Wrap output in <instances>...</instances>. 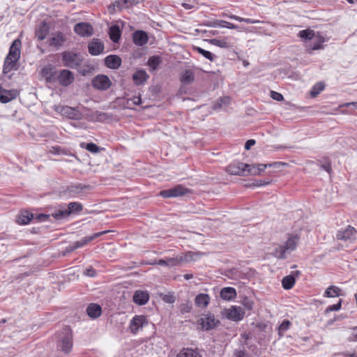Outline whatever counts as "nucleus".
I'll use <instances>...</instances> for the list:
<instances>
[{
	"mask_svg": "<svg viewBox=\"0 0 357 357\" xmlns=\"http://www.w3.org/2000/svg\"><path fill=\"white\" fill-rule=\"evenodd\" d=\"M21 47L22 43L20 39H15L13 42L4 61L3 70L5 73H9L15 68L17 62L20 58Z\"/></svg>",
	"mask_w": 357,
	"mask_h": 357,
	"instance_id": "obj_1",
	"label": "nucleus"
},
{
	"mask_svg": "<svg viewBox=\"0 0 357 357\" xmlns=\"http://www.w3.org/2000/svg\"><path fill=\"white\" fill-rule=\"evenodd\" d=\"M56 347L63 353L69 354L73 349V334L69 326H65L56 334Z\"/></svg>",
	"mask_w": 357,
	"mask_h": 357,
	"instance_id": "obj_2",
	"label": "nucleus"
},
{
	"mask_svg": "<svg viewBox=\"0 0 357 357\" xmlns=\"http://www.w3.org/2000/svg\"><path fill=\"white\" fill-rule=\"evenodd\" d=\"M298 240L299 238L296 235L289 236L284 245L275 246L271 254L278 259L287 258L288 255L296 250Z\"/></svg>",
	"mask_w": 357,
	"mask_h": 357,
	"instance_id": "obj_3",
	"label": "nucleus"
},
{
	"mask_svg": "<svg viewBox=\"0 0 357 357\" xmlns=\"http://www.w3.org/2000/svg\"><path fill=\"white\" fill-rule=\"evenodd\" d=\"M195 255V253L189 252L184 255L176 256L175 257H167L165 259H160L152 264L168 267H174L180 265L183 262H190L194 260V256Z\"/></svg>",
	"mask_w": 357,
	"mask_h": 357,
	"instance_id": "obj_4",
	"label": "nucleus"
},
{
	"mask_svg": "<svg viewBox=\"0 0 357 357\" xmlns=\"http://www.w3.org/2000/svg\"><path fill=\"white\" fill-rule=\"evenodd\" d=\"M62 60L64 66L70 68H76L82 61L80 54L70 51L62 53Z\"/></svg>",
	"mask_w": 357,
	"mask_h": 357,
	"instance_id": "obj_5",
	"label": "nucleus"
},
{
	"mask_svg": "<svg viewBox=\"0 0 357 357\" xmlns=\"http://www.w3.org/2000/svg\"><path fill=\"white\" fill-rule=\"evenodd\" d=\"M336 238L345 242L352 243L357 238L356 229L350 225L344 229H339L336 234Z\"/></svg>",
	"mask_w": 357,
	"mask_h": 357,
	"instance_id": "obj_6",
	"label": "nucleus"
},
{
	"mask_svg": "<svg viewBox=\"0 0 357 357\" xmlns=\"http://www.w3.org/2000/svg\"><path fill=\"white\" fill-rule=\"evenodd\" d=\"M199 324L204 330L210 331L215 328L220 324V321L215 318L213 314L207 312L202 314L199 320Z\"/></svg>",
	"mask_w": 357,
	"mask_h": 357,
	"instance_id": "obj_7",
	"label": "nucleus"
},
{
	"mask_svg": "<svg viewBox=\"0 0 357 357\" xmlns=\"http://www.w3.org/2000/svg\"><path fill=\"white\" fill-rule=\"evenodd\" d=\"M249 165L234 161L227 167V172L231 175L246 176L248 175Z\"/></svg>",
	"mask_w": 357,
	"mask_h": 357,
	"instance_id": "obj_8",
	"label": "nucleus"
},
{
	"mask_svg": "<svg viewBox=\"0 0 357 357\" xmlns=\"http://www.w3.org/2000/svg\"><path fill=\"white\" fill-rule=\"evenodd\" d=\"M56 111L60 112L63 116H65L70 119L79 120L82 119L83 114L78 107H71L69 106H57Z\"/></svg>",
	"mask_w": 357,
	"mask_h": 357,
	"instance_id": "obj_9",
	"label": "nucleus"
},
{
	"mask_svg": "<svg viewBox=\"0 0 357 357\" xmlns=\"http://www.w3.org/2000/svg\"><path fill=\"white\" fill-rule=\"evenodd\" d=\"M147 324L148 320L144 315H135L130 320L129 330L131 333L135 335Z\"/></svg>",
	"mask_w": 357,
	"mask_h": 357,
	"instance_id": "obj_10",
	"label": "nucleus"
},
{
	"mask_svg": "<svg viewBox=\"0 0 357 357\" xmlns=\"http://www.w3.org/2000/svg\"><path fill=\"white\" fill-rule=\"evenodd\" d=\"M92 86L99 91H106L112 85L109 78L105 75H98L91 82Z\"/></svg>",
	"mask_w": 357,
	"mask_h": 357,
	"instance_id": "obj_11",
	"label": "nucleus"
},
{
	"mask_svg": "<svg viewBox=\"0 0 357 357\" xmlns=\"http://www.w3.org/2000/svg\"><path fill=\"white\" fill-rule=\"evenodd\" d=\"M188 190L181 185H178L172 188L161 190L160 196L163 198L178 197L185 195Z\"/></svg>",
	"mask_w": 357,
	"mask_h": 357,
	"instance_id": "obj_12",
	"label": "nucleus"
},
{
	"mask_svg": "<svg viewBox=\"0 0 357 357\" xmlns=\"http://www.w3.org/2000/svg\"><path fill=\"white\" fill-rule=\"evenodd\" d=\"M66 37L62 32L56 31L52 33L47 39V43L50 47L59 50L65 43Z\"/></svg>",
	"mask_w": 357,
	"mask_h": 357,
	"instance_id": "obj_13",
	"label": "nucleus"
},
{
	"mask_svg": "<svg viewBox=\"0 0 357 357\" xmlns=\"http://www.w3.org/2000/svg\"><path fill=\"white\" fill-rule=\"evenodd\" d=\"M244 316L245 312L243 309L236 305L231 306L226 312L227 318L234 321H241Z\"/></svg>",
	"mask_w": 357,
	"mask_h": 357,
	"instance_id": "obj_14",
	"label": "nucleus"
},
{
	"mask_svg": "<svg viewBox=\"0 0 357 357\" xmlns=\"http://www.w3.org/2000/svg\"><path fill=\"white\" fill-rule=\"evenodd\" d=\"M324 42V38L319 33L317 32L313 39L306 44V50L309 53H311L312 51L323 49Z\"/></svg>",
	"mask_w": 357,
	"mask_h": 357,
	"instance_id": "obj_15",
	"label": "nucleus"
},
{
	"mask_svg": "<svg viewBox=\"0 0 357 357\" xmlns=\"http://www.w3.org/2000/svg\"><path fill=\"white\" fill-rule=\"evenodd\" d=\"M74 31L82 37H89L93 33V28L89 23L79 22L75 25Z\"/></svg>",
	"mask_w": 357,
	"mask_h": 357,
	"instance_id": "obj_16",
	"label": "nucleus"
},
{
	"mask_svg": "<svg viewBox=\"0 0 357 357\" xmlns=\"http://www.w3.org/2000/svg\"><path fill=\"white\" fill-rule=\"evenodd\" d=\"M58 82L63 86H68L75 79L73 73L69 70H61L57 77Z\"/></svg>",
	"mask_w": 357,
	"mask_h": 357,
	"instance_id": "obj_17",
	"label": "nucleus"
},
{
	"mask_svg": "<svg viewBox=\"0 0 357 357\" xmlns=\"http://www.w3.org/2000/svg\"><path fill=\"white\" fill-rule=\"evenodd\" d=\"M19 95L16 89H6L0 86V102L7 103L16 98Z\"/></svg>",
	"mask_w": 357,
	"mask_h": 357,
	"instance_id": "obj_18",
	"label": "nucleus"
},
{
	"mask_svg": "<svg viewBox=\"0 0 357 357\" xmlns=\"http://www.w3.org/2000/svg\"><path fill=\"white\" fill-rule=\"evenodd\" d=\"M107 232H108V231H102L97 232V233L93 234L91 236H85V237L82 238V239H80L79 241L73 243L72 244L73 245L75 250H77L79 248L84 246L88 243L95 240L96 238H98L105 234H107Z\"/></svg>",
	"mask_w": 357,
	"mask_h": 357,
	"instance_id": "obj_19",
	"label": "nucleus"
},
{
	"mask_svg": "<svg viewBox=\"0 0 357 357\" xmlns=\"http://www.w3.org/2000/svg\"><path fill=\"white\" fill-rule=\"evenodd\" d=\"M280 165L278 162L268 163V164H257L256 165H250L248 168V174L259 175L264 172L266 168L271 167H277Z\"/></svg>",
	"mask_w": 357,
	"mask_h": 357,
	"instance_id": "obj_20",
	"label": "nucleus"
},
{
	"mask_svg": "<svg viewBox=\"0 0 357 357\" xmlns=\"http://www.w3.org/2000/svg\"><path fill=\"white\" fill-rule=\"evenodd\" d=\"M89 52L91 55L97 56L104 50V45L98 39H93L88 45Z\"/></svg>",
	"mask_w": 357,
	"mask_h": 357,
	"instance_id": "obj_21",
	"label": "nucleus"
},
{
	"mask_svg": "<svg viewBox=\"0 0 357 357\" xmlns=\"http://www.w3.org/2000/svg\"><path fill=\"white\" fill-rule=\"evenodd\" d=\"M133 43L139 47L144 46L148 43L147 33L144 31H136L132 35Z\"/></svg>",
	"mask_w": 357,
	"mask_h": 357,
	"instance_id": "obj_22",
	"label": "nucleus"
},
{
	"mask_svg": "<svg viewBox=\"0 0 357 357\" xmlns=\"http://www.w3.org/2000/svg\"><path fill=\"white\" fill-rule=\"evenodd\" d=\"M133 301L139 305H145L149 299V294L146 291L137 290L133 295Z\"/></svg>",
	"mask_w": 357,
	"mask_h": 357,
	"instance_id": "obj_23",
	"label": "nucleus"
},
{
	"mask_svg": "<svg viewBox=\"0 0 357 357\" xmlns=\"http://www.w3.org/2000/svg\"><path fill=\"white\" fill-rule=\"evenodd\" d=\"M237 296L236 290L234 287H227L221 289L220 296L225 301H232Z\"/></svg>",
	"mask_w": 357,
	"mask_h": 357,
	"instance_id": "obj_24",
	"label": "nucleus"
},
{
	"mask_svg": "<svg viewBox=\"0 0 357 357\" xmlns=\"http://www.w3.org/2000/svg\"><path fill=\"white\" fill-rule=\"evenodd\" d=\"M105 63L109 68L116 69L121 66V59L116 55H109L105 58Z\"/></svg>",
	"mask_w": 357,
	"mask_h": 357,
	"instance_id": "obj_25",
	"label": "nucleus"
},
{
	"mask_svg": "<svg viewBox=\"0 0 357 357\" xmlns=\"http://www.w3.org/2000/svg\"><path fill=\"white\" fill-rule=\"evenodd\" d=\"M86 312L89 317L96 319L101 315L102 308L98 304L91 303L86 308Z\"/></svg>",
	"mask_w": 357,
	"mask_h": 357,
	"instance_id": "obj_26",
	"label": "nucleus"
},
{
	"mask_svg": "<svg viewBox=\"0 0 357 357\" xmlns=\"http://www.w3.org/2000/svg\"><path fill=\"white\" fill-rule=\"evenodd\" d=\"M33 215L28 211H22L17 215V222L19 225H27L33 219Z\"/></svg>",
	"mask_w": 357,
	"mask_h": 357,
	"instance_id": "obj_27",
	"label": "nucleus"
},
{
	"mask_svg": "<svg viewBox=\"0 0 357 357\" xmlns=\"http://www.w3.org/2000/svg\"><path fill=\"white\" fill-rule=\"evenodd\" d=\"M195 302L197 307L205 308L210 302V296L206 294H199L195 297Z\"/></svg>",
	"mask_w": 357,
	"mask_h": 357,
	"instance_id": "obj_28",
	"label": "nucleus"
},
{
	"mask_svg": "<svg viewBox=\"0 0 357 357\" xmlns=\"http://www.w3.org/2000/svg\"><path fill=\"white\" fill-rule=\"evenodd\" d=\"M176 357H202V356L197 349L183 348L176 355Z\"/></svg>",
	"mask_w": 357,
	"mask_h": 357,
	"instance_id": "obj_29",
	"label": "nucleus"
},
{
	"mask_svg": "<svg viewBox=\"0 0 357 357\" xmlns=\"http://www.w3.org/2000/svg\"><path fill=\"white\" fill-rule=\"evenodd\" d=\"M49 33V26L46 23H42L36 31V36L38 40H43Z\"/></svg>",
	"mask_w": 357,
	"mask_h": 357,
	"instance_id": "obj_30",
	"label": "nucleus"
},
{
	"mask_svg": "<svg viewBox=\"0 0 357 357\" xmlns=\"http://www.w3.org/2000/svg\"><path fill=\"white\" fill-rule=\"evenodd\" d=\"M148 77L149 76L147 73L142 70H137L132 75L133 81L137 85L142 84L144 82L146 81Z\"/></svg>",
	"mask_w": 357,
	"mask_h": 357,
	"instance_id": "obj_31",
	"label": "nucleus"
},
{
	"mask_svg": "<svg viewBox=\"0 0 357 357\" xmlns=\"http://www.w3.org/2000/svg\"><path fill=\"white\" fill-rule=\"evenodd\" d=\"M195 79V74L191 70H185L180 77V81L183 84H190Z\"/></svg>",
	"mask_w": 357,
	"mask_h": 357,
	"instance_id": "obj_32",
	"label": "nucleus"
},
{
	"mask_svg": "<svg viewBox=\"0 0 357 357\" xmlns=\"http://www.w3.org/2000/svg\"><path fill=\"white\" fill-rule=\"evenodd\" d=\"M109 38L114 43H118L121 38V31L117 25H112L109 28Z\"/></svg>",
	"mask_w": 357,
	"mask_h": 357,
	"instance_id": "obj_33",
	"label": "nucleus"
},
{
	"mask_svg": "<svg viewBox=\"0 0 357 357\" xmlns=\"http://www.w3.org/2000/svg\"><path fill=\"white\" fill-rule=\"evenodd\" d=\"M131 5L129 0H116L113 5L109 6V10H111L112 8H113L114 10L116 9V8L121 10L124 8H127ZM110 13L111 10H109Z\"/></svg>",
	"mask_w": 357,
	"mask_h": 357,
	"instance_id": "obj_34",
	"label": "nucleus"
},
{
	"mask_svg": "<svg viewBox=\"0 0 357 357\" xmlns=\"http://www.w3.org/2000/svg\"><path fill=\"white\" fill-rule=\"evenodd\" d=\"M295 284V278L293 275H287L282 280V285L284 289H291Z\"/></svg>",
	"mask_w": 357,
	"mask_h": 357,
	"instance_id": "obj_35",
	"label": "nucleus"
},
{
	"mask_svg": "<svg viewBox=\"0 0 357 357\" xmlns=\"http://www.w3.org/2000/svg\"><path fill=\"white\" fill-rule=\"evenodd\" d=\"M316 33H315L313 30L304 29L300 31L298 33V36L303 40L311 41Z\"/></svg>",
	"mask_w": 357,
	"mask_h": 357,
	"instance_id": "obj_36",
	"label": "nucleus"
},
{
	"mask_svg": "<svg viewBox=\"0 0 357 357\" xmlns=\"http://www.w3.org/2000/svg\"><path fill=\"white\" fill-rule=\"evenodd\" d=\"M213 27H221V28H227L230 29H238V26L230 23L229 22L225 20H215L212 25Z\"/></svg>",
	"mask_w": 357,
	"mask_h": 357,
	"instance_id": "obj_37",
	"label": "nucleus"
},
{
	"mask_svg": "<svg viewBox=\"0 0 357 357\" xmlns=\"http://www.w3.org/2000/svg\"><path fill=\"white\" fill-rule=\"evenodd\" d=\"M340 289L335 286H330L328 287L325 292L324 296L328 298L337 297L340 295Z\"/></svg>",
	"mask_w": 357,
	"mask_h": 357,
	"instance_id": "obj_38",
	"label": "nucleus"
},
{
	"mask_svg": "<svg viewBox=\"0 0 357 357\" xmlns=\"http://www.w3.org/2000/svg\"><path fill=\"white\" fill-rule=\"evenodd\" d=\"M68 211H69V215L72 213H78L82 211L83 207L81 204L78 202H70L68 206Z\"/></svg>",
	"mask_w": 357,
	"mask_h": 357,
	"instance_id": "obj_39",
	"label": "nucleus"
},
{
	"mask_svg": "<svg viewBox=\"0 0 357 357\" xmlns=\"http://www.w3.org/2000/svg\"><path fill=\"white\" fill-rule=\"evenodd\" d=\"M231 98L229 97H224L213 105L214 109H224L230 104Z\"/></svg>",
	"mask_w": 357,
	"mask_h": 357,
	"instance_id": "obj_40",
	"label": "nucleus"
},
{
	"mask_svg": "<svg viewBox=\"0 0 357 357\" xmlns=\"http://www.w3.org/2000/svg\"><path fill=\"white\" fill-rule=\"evenodd\" d=\"M194 50L199 54H202L204 57L213 61L215 59V56L211 52L204 50L200 47H195Z\"/></svg>",
	"mask_w": 357,
	"mask_h": 357,
	"instance_id": "obj_41",
	"label": "nucleus"
},
{
	"mask_svg": "<svg viewBox=\"0 0 357 357\" xmlns=\"http://www.w3.org/2000/svg\"><path fill=\"white\" fill-rule=\"evenodd\" d=\"M52 215L56 220H62V219L67 218L70 215H69V211H68V208H64V209H60V210L55 211L52 214Z\"/></svg>",
	"mask_w": 357,
	"mask_h": 357,
	"instance_id": "obj_42",
	"label": "nucleus"
},
{
	"mask_svg": "<svg viewBox=\"0 0 357 357\" xmlns=\"http://www.w3.org/2000/svg\"><path fill=\"white\" fill-rule=\"evenodd\" d=\"M160 63V58L158 56H153L149 59L148 65L152 70H155Z\"/></svg>",
	"mask_w": 357,
	"mask_h": 357,
	"instance_id": "obj_43",
	"label": "nucleus"
},
{
	"mask_svg": "<svg viewBox=\"0 0 357 357\" xmlns=\"http://www.w3.org/2000/svg\"><path fill=\"white\" fill-rule=\"evenodd\" d=\"M324 89V84L322 82L315 84L310 92L312 97H316Z\"/></svg>",
	"mask_w": 357,
	"mask_h": 357,
	"instance_id": "obj_44",
	"label": "nucleus"
},
{
	"mask_svg": "<svg viewBox=\"0 0 357 357\" xmlns=\"http://www.w3.org/2000/svg\"><path fill=\"white\" fill-rule=\"evenodd\" d=\"M211 43L215 46L222 47V48L229 47V43L225 39L214 38L211 40Z\"/></svg>",
	"mask_w": 357,
	"mask_h": 357,
	"instance_id": "obj_45",
	"label": "nucleus"
},
{
	"mask_svg": "<svg viewBox=\"0 0 357 357\" xmlns=\"http://www.w3.org/2000/svg\"><path fill=\"white\" fill-rule=\"evenodd\" d=\"M241 304L243 306V307L247 310H252L253 308V305H254V302L252 301V300H251L250 298H248V297H245L242 301H241Z\"/></svg>",
	"mask_w": 357,
	"mask_h": 357,
	"instance_id": "obj_46",
	"label": "nucleus"
},
{
	"mask_svg": "<svg viewBox=\"0 0 357 357\" xmlns=\"http://www.w3.org/2000/svg\"><path fill=\"white\" fill-rule=\"evenodd\" d=\"M106 119V114L104 112H96L92 114L91 120L95 121H102Z\"/></svg>",
	"mask_w": 357,
	"mask_h": 357,
	"instance_id": "obj_47",
	"label": "nucleus"
},
{
	"mask_svg": "<svg viewBox=\"0 0 357 357\" xmlns=\"http://www.w3.org/2000/svg\"><path fill=\"white\" fill-rule=\"evenodd\" d=\"M81 144H85V143H82ZM84 147L89 152L93 153H98L100 150L99 147L93 143L86 144V146Z\"/></svg>",
	"mask_w": 357,
	"mask_h": 357,
	"instance_id": "obj_48",
	"label": "nucleus"
},
{
	"mask_svg": "<svg viewBox=\"0 0 357 357\" xmlns=\"http://www.w3.org/2000/svg\"><path fill=\"white\" fill-rule=\"evenodd\" d=\"M196 4L195 0H184L181 3L182 6L187 10L195 8Z\"/></svg>",
	"mask_w": 357,
	"mask_h": 357,
	"instance_id": "obj_49",
	"label": "nucleus"
},
{
	"mask_svg": "<svg viewBox=\"0 0 357 357\" xmlns=\"http://www.w3.org/2000/svg\"><path fill=\"white\" fill-rule=\"evenodd\" d=\"M290 321L284 320L278 328V333L281 335L282 333L287 331L289 328Z\"/></svg>",
	"mask_w": 357,
	"mask_h": 357,
	"instance_id": "obj_50",
	"label": "nucleus"
},
{
	"mask_svg": "<svg viewBox=\"0 0 357 357\" xmlns=\"http://www.w3.org/2000/svg\"><path fill=\"white\" fill-rule=\"evenodd\" d=\"M341 306H342V300H340L337 304H334V305L328 306L326 311L327 312L338 311L341 309Z\"/></svg>",
	"mask_w": 357,
	"mask_h": 357,
	"instance_id": "obj_51",
	"label": "nucleus"
},
{
	"mask_svg": "<svg viewBox=\"0 0 357 357\" xmlns=\"http://www.w3.org/2000/svg\"><path fill=\"white\" fill-rule=\"evenodd\" d=\"M351 333L349 338V340L351 342H356L357 341V326L351 328Z\"/></svg>",
	"mask_w": 357,
	"mask_h": 357,
	"instance_id": "obj_52",
	"label": "nucleus"
},
{
	"mask_svg": "<svg viewBox=\"0 0 357 357\" xmlns=\"http://www.w3.org/2000/svg\"><path fill=\"white\" fill-rule=\"evenodd\" d=\"M84 274L89 277H96V271L93 268H86L85 271H84Z\"/></svg>",
	"mask_w": 357,
	"mask_h": 357,
	"instance_id": "obj_53",
	"label": "nucleus"
},
{
	"mask_svg": "<svg viewBox=\"0 0 357 357\" xmlns=\"http://www.w3.org/2000/svg\"><path fill=\"white\" fill-rule=\"evenodd\" d=\"M271 97L273 99L278 101H281L283 100V96L281 93L275 91H271Z\"/></svg>",
	"mask_w": 357,
	"mask_h": 357,
	"instance_id": "obj_54",
	"label": "nucleus"
},
{
	"mask_svg": "<svg viewBox=\"0 0 357 357\" xmlns=\"http://www.w3.org/2000/svg\"><path fill=\"white\" fill-rule=\"evenodd\" d=\"M240 22H245L247 24H257L259 23V21L251 18H243L241 17Z\"/></svg>",
	"mask_w": 357,
	"mask_h": 357,
	"instance_id": "obj_55",
	"label": "nucleus"
},
{
	"mask_svg": "<svg viewBox=\"0 0 357 357\" xmlns=\"http://www.w3.org/2000/svg\"><path fill=\"white\" fill-rule=\"evenodd\" d=\"M235 356L236 357H250V355L248 354V352L244 349L236 351L235 352Z\"/></svg>",
	"mask_w": 357,
	"mask_h": 357,
	"instance_id": "obj_56",
	"label": "nucleus"
},
{
	"mask_svg": "<svg viewBox=\"0 0 357 357\" xmlns=\"http://www.w3.org/2000/svg\"><path fill=\"white\" fill-rule=\"evenodd\" d=\"M350 106H352L354 109H357V102H345L341 105L340 107H349Z\"/></svg>",
	"mask_w": 357,
	"mask_h": 357,
	"instance_id": "obj_57",
	"label": "nucleus"
},
{
	"mask_svg": "<svg viewBox=\"0 0 357 357\" xmlns=\"http://www.w3.org/2000/svg\"><path fill=\"white\" fill-rule=\"evenodd\" d=\"M132 102L133 105H139L140 103H141V98L139 96H135L133 97L132 98L128 100V102Z\"/></svg>",
	"mask_w": 357,
	"mask_h": 357,
	"instance_id": "obj_58",
	"label": "nucleus"
},
{
	"mask_svg": "<svg viewBox=\"0 0 357 357\" xmlns=\"http://www.w3.org/2000/svg\"><path fill=\"white\" fill-rule=\"evenodd\" d=\"M321 168L329 174L331 172V163L328 162H326L325 163L322 164Z\"/></svg>",
	"mask_w": 357,
	"mask_h": 357,
	"instance_id": "obj_59",
	"label": "nucleus"
},
{
	"mask_svg": "<svg viewBox=\"0 0 357 357\" xmlns=\"http://www.w3.org/2000/svg\"><path fill=\"white\" fill-rule=\"evenodd\" d=\"M256 143L255 139H248L245 144V149L249 150Z\"/></svg>",
	"mask_w": 357,
	"mask_h": 357,
	"instance_id": "obj_60",
	"label": "nucleus"
},
{
	"mask_svg": "<svg viewBox=\"0 0 357 357\" xmlns=\"http://www.w3.org/2000/svg\"><path fill=\"white\" fill-rule=\"evenodd\" d=\"M267 183H268V182H265V181H263L261 180H259V181H256L255 183H254V185L255 186H263V185H266Z\"/></svg>",
	"mask_w": 357,
	"mask_h": 357,
	"instance_id": "obj_61",
	"label": "nucleus"
},
{
	"mask_svg": "<svg viewBox=\"0 0 357 357\" xmlns=\"http://www.w3.org/2000/svg\"><path fill=\"white\" fill-rule=\"evenodd\" d=\"M74 250H75V248H74L73 245L71 243V244L68 245L66 248L65 252H66V253H70V252H73Z\"/></svg>",
	"mask_w": 357,
	"mask_h": 357,
	"instance_id": "obj_62",
	"label": "nucleus"
},
{
	"mask_svg": "<svg viewBox=\"0 0 357 357\" xmlns=\"http://www.w3.org/2000/svg\"><path fill=\"white\" fill-rule=\"evenodd\" d=\"M228 17L231 19V20H234L236 21H238V22H240V20H241V17L235 15H230L228 16Z\"/></svg>",
	"mask_w": 357,
	"mask_h": 357,
	"instance_id": "obj_63",
	"label": "nucleus"
},
{
	"mask_svg": "<svg viewBox=\"0 0 357 357\" xmlns=\"http://www.w3.org/2000/svg\"><path fill=\"white\" fill-rule=\"evenodd\" d=\"M183 278H184L185 280H188L192 279L193 278V275L192 274H185L183 275Z\"/></svg>",
	"mask_w": 357,
	"mask_h": 357,
	"instance_id": "obj_64",
	"label": "nucleus"
}]
</instances>
